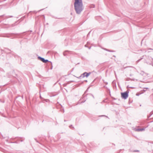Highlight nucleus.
<instances>
[{
    "mask_svg": "<svg viewBox=\"0 0 153 153\" xmlns=\"http://www.w3.org/2000/svg\"><path fill=\"white\" fill-rule=\"evenodd\" d=\"M74 6L76 13H80L82 10V0H75Z\"/></svg>",
    "mask_w": 153,
    "mask_h": 153,
    "instance_id": "f257e3e1",
    "label": "nucleus"
},
{
    "mask_svg": "<svg viewBox=\"0 0 153 153\" xmlns=\"http://www.w3.org/2000/svg\"><path fill=\"white\" fill-rule=\"evenodd\" d=\"M128 91H126L124 92H122L121 93V97L123 99H126L128 97Z\"/></svg>",
    "mask_w": 153,
    "mask_h": 153,
    "instance_id": "f03ea898",
    "label": "nucleus"
},
{
    "mask_svg": "<svg viewBox=\"0 0 153 153\" xmlns=\"http://www.w3.org/2000/svg\"><path fill=\"white\" fill-rule=\"evenodd\" d=\"M38 58L39 60H41V61H42L43 62L45 63H46L47 62H49V61L48 60L45 59L44 58H42L39 56H38Z\"/></svg>",
    "mask_w": 153,
    "mask_h": 153,
    "instance_id": "7ed1b4c3",
    "label": "nucleus"
},
{
    "mask_svg": "<svg viewBox=\"0 0 153 153\" xmlns=\"http://www.w3.org/2000/svg\"><path fill=\"white\" fill-rule=\"evenodd\" d=\"M91 74V72H89V73H87L85 72L82 74V78H84L85 77H87L89 75Z\"/></svg>",
    "mask_w": 153,
    "mask_h": 153,
    "instance_id": "20e7f679",
    "label": "nucleus"
},
{
    "mask_svg": "<svg viewBox=\"0 0 153 153\" xmlns=\"http://www.w3.org/2000/svg\"><path fill=\"white\" fill-rule=\"evenodd\" d=\"M145 130V128H135L134 129V130L136 131H144Z\"/></svg>",
    "mask_w": 153,
    "mask_h": 153,
    "instance_id": "39448f33",
    "label": "nucleus"
},
{
    "mask_svg": "<svg viewBox=\"0 0 153 153\" xmlns=\"http://www.w3.org/2000/svg\"><path fill=\"white\" fill-rule=\"evenodd\" d=\"M71 53V52L69 51H65V52H64L63 53V55L64 56H66L68 55V53Z\"/></svg>",
    "mask_w": 153,
    "mask_h": 153,
    "instance_id": "423d86ee",
    "label": "nucleus"
},
{
    "mask_svg": "<svg viewBox=\"0 0 153 153\" xmlns=\"http://www.w3.org/2000/svg\"><path fill=\"white\" fill-rule=\"evenodd\" d=\"M105 50L107 51H109V52H113V51L110 50L108 49H107L106 48H105Z\"/></svg>",
    "mask_w": 153,
    "mask_h": 153,
    "instance_id": "0eeeda50",
    "label": "nucleus"
},
{
    "mask_svg": "<svg viewBox=\"0 0 153 153\" xmlns=\"http://www.w3.org/2000/svg\"><path fill=\"white\" fill-rule=\"evenodd\" d=\"M82 77V74L81 75L79 76V77H78V78L79 79H81Z\"/></svg>",
    "mask_w": 153,
    "mask_h": 153,
    "instance_id": "6e6552de",
    "label": "nucleus"
},
{
    "mask_svg": "<svg viewBox=\"0 0 153 153\" xmlns=\"http://www.w3.org/2000/svg\"><path fill=\"white\" fill-rule=\"evenodd\" d=\"M72 125H71L70 126H69V127L70 128H71V127H72Z\"/></svg>",
    "mask_w": 153,
    "mask_h": 153,
    "instance_id": "1a4fd4ad",
    "label": "nucleus"
},
{
    "mask_svg": "<svg viewBox=\"0 0 153 153\" xmlns=\"http://www.w3.org/2000/svg\"><path fill=\"white\" fill-rule=\"evenodd\" d=\"M134 152H139V151L138 150H135L134 151Z\"/></svg>",
    "mask_w": 153,
    "mask_h": 153,
    "instance_id": "9d476101",
    "label": "nucleus"
},
{
    "mask_svg": "<svg viewBox=\"0 0 153 153\" xmlns=\"http://www.w3.org/2000/svg\"><path fill=\"white\" fill-rule=\"evenodd\" d=\"M85 101H84V102H84Z\"/></svg>",
    "mask_w": 153,
    "mask_h": 153,
    "instance_id": "9b49d317",
    "label": "nucleus"
},
{
    "mask_svg": "<svg viewBox=\"0 0 153 153\" xmlns=\"http://www.w3.org/2000/svg\"><path fill=\"white\" fill-rule=\"evenodd\" d=\"M85 81L86 82H87V80H85Z\"/></svg>",
    "mask_w": 153,
    "mask_h": 153,
    "instance_id": "f8f14e48",
    "label": "nucleus"
},
{
    "mask_svg": "<svg viewBox=\"0 0 153 153\" xmlns=\"http://www.w3.org/2000/svg\"><path fill=\"white\" fill-rule=\"evenodd\" d=\"M104 116V115H102V116Z\"/></svg>",
    "mask_w": 153,
    "mask_h": 153,
    "instance_id": "ddd939ff",
    "label": "nucleus"
},
{
    "mask_svg": "<svg viewBox=\"0 0 153 153\" xmlns=\"http://www.w3.org/2000/svg\"><path fill=\"white\" fill-rule=\"evenodd\" d=\"M113 56L114 57H115V56Z\"/></svg>",
    "mask_w": 153,
    "mask_h": 153,
    "instance_id": "4468645a",
    "label": "nucleus"
},
{
    "mask_svg": "<svg viewBox=\"0 0 153 153\" xmlns=\"http://www.w3.org/2000/svg\"><path fill=\"white\" fill-rule=\"evenodd\" d=\"M140 60V59H139L138 60V61H139Z\"/></svg>",
    "mask_w": 153,
    "mask_h": 153,
    "instance_id": "2eb2a0df",
    "label": "nucleus"
},
{
    "mask_svg": "<svg viewBox=\"0 0 153 153\" xmlns=\"http://www.w3.org/2000/svg\"><path fill=\"white\" fill-rule=\"evenodd\" d=\"M146 88V89H148V88Z\"/></svg>",
    "mask_w": 153,
    "mask_h": 153,
    "instance_id": "dca6fc26",
    "label": "nucleus"
}]
</instances>
